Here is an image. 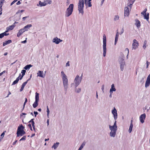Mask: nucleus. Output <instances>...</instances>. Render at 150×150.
Listing matches in <instances>:
<instances>
[{"label":"nucleus","mask_w":150,"mask_h":150,"mask_svg":"<svg viewBox=\"0 0 150 150\" xmlns=\"http://www.w3.org/2000/svg\"><path fill=\"white\" fill-rule=\"evenodd\" d=\"M119 17L118 16H115V17L114 18V19L115 21L119 19Z\"/></svg>","instance_id":"58836bf2"},{"label":"nucleus","mask_w":150,"mask_h":150,"mask_svg":"<svg viewBox=\"0 0 150 150\" xmlns=\"http://www.w3.org/2000/svg\"><path fill=\"white\" fill-rule=\"evenodd\" d=\"M119 36V33L118 32V30L117 31V33L115 36V45L117 43V42L118 41Z\"/></svg>","instance_id":"dca6fc26"},{"label":"nucleus","mask_w":150,"mask_h":150,"mask_svg":"<svg viewBox=\"0 0 150 150\" xmlns=\"http://www.w3.org/2000/svg\"><path fill=\"white\" fill-rule=\"evenodd\" d=\"M29 18L28 16H26L25 17H23L22 19L23 21H25L26 18Z\"/></svg>","instance_id":"09e8293b"},{"label":"nucleus","mask_w":150,"mask_h":150,"mask_svg":"<svg viewBox=\"0 0 150 150\" xmlns=\"http://www.w3.org/2000/svg\"><path fill=\"white\" fill-rule=\"evenodd\" d=\"M21 4V2L20 1H18L16 3V4L17 5H19Z\"/></svg>","instance_id":"bf43d9fd"},{"label":"nucleus","mask_w":150,"mask_h":150,"mask_svg":"<svg viewBox=\"0 0 150 150\" xmlns=\"http://www.w3.org/2000/svg\"><path fill=\"white\" fill-rule=\"evenodd\" d=\"M2 34H3V35L4 37V36H7L9 35V34L8 33H6V32H4L2 33Z\"/></svg>","instance_id":"c03bdc74"},{"label":"nucleus","mask_w":150,"mask_h":150,"mask_svg":"<svg viewBox=\"0 0 150 150\" xmlns=\"http://www.w3.org/2000/svg\"><path fill=\"white\" fill-rule=\"evenodd\" d=\"M17 132L16 134L17 137H19L20 136H22L25 134V132L23 130Z\"/></svg>","instance_id":"9b49d317"},{"label":"nucleus","mask_w":150,"mask_h":150,"mask_svg":"<svg viewBox=\"0 0 150 150\" xmlns=\"http://www.w3.org/2000/svg\"><path fill=\"white\" fill-rule=\"evenodd\" d=\"M18 0H14L11 4V6H12V5H13L14 3H15Z\"/></svg>","instance_id":"a18cd8bd"},{"label":"nucleus","mask_w":150,"mask_h":150,"mask_svg":"<svg viewBox=\"0 0 150 150\" xmlns=\"http://www.w3.org/2000/svg\"><path fill=\"white\" fill-rule=\"evenodd\" d=\"M139 45L138 42L136 40L134 39L133 40V42L132 44V49L135 50L138 47Z\"/></svg>","instance_id":"6e6552de"},{"label":"nucleus","mask_w":150,"mask_h":150,"mask_svg":"<svg viewBox=\"0 0 150 150\" xmlns=\"http://www.w3.org/2000/svg\"><path fill=\"white\" fill-rule=\"evenodd\" d=\"M32 26V25L31 24H28L25 26L24 27V29L25 30V31H27L28 30V29H30V28Z\"/></svg>","instance_id":"4be33fe9"},{"label":"nucleus","mask_w":150,"mask_h":150,"mask_svg":"<svg viewBox=\"0 0 150 150\" xmlns=\"http://www.w3.org/2000/svg\"><path fill=\"white\" fill-rule=\"evenodd\" d=\"M147 44V41L146 40L144 41V44L143 46V47L144 48V49H145V48L146 47V45Z\"/></svg>","instance_id":"c9c22d12"},{"label":"nucleus","mask_w":150,"mask_h":150,"mask_svg":"<svg viewBox=\"0 0 150 150\" xmlns=\"http://www.w3.org/2000/svg\"><path fill=\"white\" fill-rule=\"evenodd\" d=\"M27 83V81H26L24 82L22 84L21 86V89L20 90V91H22L23 90L24 87L25 86V85Z\"/></svg>","instance_id":"393cba45"},{"label":"nucleus","mask_w":150,"mask_h":150,"mask_svg":"<svg viewBox=\"0 0 150 150\" xmlns=\"http://www.w3.org/2000/svg\"><path fill=\"white\" fill-rule=\"evenodd\" d=\"M28 126L29 127L31 131H32L33 129H32V126H31V125L30 124H29L28 125Z\"/></svg>","instance_id":"49530a36"},{"label":"nucleus","mask_w":150,"mask_h":150,"mask_svg":"<svg viewBox=\"0 0 150 150\" xmlns=\"http://www.w3.org/2000/svg\"><path fill=\"white\" fill-rule=\"evenodd\" d=\"M69 66V61L66 64V66Z\"/></svg>","instance_id":"13d9d810"},{"label":"nucleus","mask_w":150,"mask_h":150,"mask_svg":"<svg viewBox=\"0 0 150 150\" xmlns=\"http://www.w3.org/2000/svg\"><path fill=\"white\" fill-rule=\"evenodd\" d=\"M125 65V63L124 62L123 60L120 63V68L122 71H123L124 66Z\"/></svg>","instance_id":"5701e85b"},{"label":"nucleus","mask_w":150,"mask_h":150,"mask_svg":"<svg viewBox=\"0 0 150 150\" xmlns=\"http://www.w3.org/2000/svg\"><path fill=\"white\" fill-rule=\"evenodd\" d=\"M26 71L25 69H23L21 71V73L22 74V75L24 76L25 75Z\"/></svg>","instance_id":"72a5a7b5"},{"label":"nucleus","mask_w":150,"mask_h":150,"mask_svg":"<svg viewBox=\"0 0 150 150\" xmlns=\"http://www.w3.org/2000/svg\"><path fill=\"white\" fill-rule=\"evenodd\" d=\"M150 64V62H148V61L146 62V68L148 67L149 65Z\"/></svg>","instance_id":"8fccbe9b"},{"label":"nucleus","mask_w":150,"mask_h":150,"mask_svg":"<svg viewBox=\"0 0 150 150\" xmlns=\"http://www.w3.org/2000/svg\"><path fill=\"white\" fill-rule=\"evenodd\" d=\"M124 32V30H123V28H122L121 30V32H120V34L121 35Z\"/></svg>","instance_id":"3c124183"},{"label":"nucleus","mask_w":150,"mask_h":150,"mask_svg":"<svg viewBox=\"0 0 150 150\" xmlns=\"http://www.w3.org/2000/svg\"><path fill=\"white\" fill-rule=\"evenodd\" d=\"M31 77H32V74H31V75H30V78H29V79H28V80L26 81H27V82H28V81L29 80H30V79H31Z\"/></svg>","instance_id":"338daca9"},{"label":"nucleus","mask_w":150,"mask_h":150,"mask_svg":"<svg viewBox=\"0 0 150 150\" xmlns=\"http://www.w3.org/2000/svg\"><path fill=\"white\" fill-rule=\"evenodd\" d=\"M4 1V0H1L0 1V6H2V4Z\"/></svg>","instance_id":"ea45409f"},{"label":"nucleus","mask_w":150,"mask_h":150,"mask_svg":"<svg viewBox=\"0 0 150 150\" xmlns=\"http://www.w3.org/2000/svg\"><path fill=\"white\" fill-rule=\"evenodd\" d=\"M84 0H79V2L78 3V10L80 13L83 14V8L84 6Z\"/></svg>","instance_id":"f03ea898"},{"label":"nucleus","mask_w":150,"mask_h":150,"mask_svg":"<svg viewBox=\"0 0 150 150\" xmlns=\"http://www.w3.org/2000/svg\"><path fill=\"white\" fill-rule=\"evenodd\" d=\"M81 79L82 78L81 77H79V75H77L76 76L74 80L76 87L79 85L81 82Z\"/></svg>","instance_id":"423d86ee"},{"label":"nucleus","mask_w":150,"mask_h":150,"mask_svg":"<svg viewBox=\"0 0 150 150\" xmlns=\"http://www.w3.org/2000/svg\"><path fill=\"white\" fill-rule=\"evenodd\" d=\"M61 74L64 87L65 91L66 92L68 87V80L67 76L63 71L61 72Z\"/></svg>","instance_id":"f257e3e1"},{"label":"nucleus","mask_w":150,"mask_h":150,"mask_svg":"<svg viewBox=\"0 0 150 150\" xmlns=\"http://www.w3.org/2000/svg\"><path fill=\"white\" fill-rule=\"evenodd\" d=\"M83 148V145H81L78 150H81Z\"/></svg>","instance_id":"5fc2aeb1"},{"label":"nucleus","mask_w":150,"mask_h":150,"mask_svg":"<svg viewBox=\"0 0 150 150\" xmlns=\"http://www.w3.org/2000/svg\"><path fill=\"white\" fill-rule=\"evenodd\" d=\"M42 72L39 71L37 73L38 76L42 77H44V76L42 74Z\"/></svg>","instance_id":"cd10ccee"},{"label":"nucleus","mask_w":150,"mask_h":150,"mask_svg":"<svg viewBox=\"0 0 150 150\" xmlns=\"http://www.w3.org/2000/svg\"><path fill=\"white\" fill-rule=\"evenodd\" d=\"M34 113L35 115V117H36V115L38 114V112L37 111H34Z\"/></svg>","instance_id":"de8ad7c7"},{"label":"nucleus","mask_w":150,"mask_h":150,"mask_svg":"<svg viewBox=\"0 0 150 150\" xmlns=\"http://www.w3.org/2000/svg\"><path fill=\"white\" fill-rule=\"evenodd\" d=\"M39 93L37 92L35 93V101L33 105V106L34 108H36L38 105V102L39 100Z\"/></svg>","instance_id":"39448f33"},{"label":"nucleus","mask_w":150,"mask_h":150,"mask_svg":"<svg viewBox=\"0 0 150 150\" xmlns=\"http://www.w3.org/2000/svg\"><path fill=\"white\" fill-rule=\"evenodd\" d=\"M81 88H79L76 91V92L77 93H79L81 91Z\"/></svg>","instance_id":"603ef678"},{"label":"nucleus","mask_w":150,"mask_h":150,"mask_svg":"<svg viewBox=\"0 0 150 150\" xmlns=\"http://www.w3.org/2000/svg\"><path fill=\"white\" fill-rule=\"evenodd\" d=\"M59 143V142H57L56 144H54L53 146H52V148H54V149H56V148L58 146Z\"/></svg>","instance_id":"c756f323"},{"label":"nucleus","mask_w":150,"mask_h":150,"mask_svg":"<svg viewBox=\"0 0 150 150\" xmlns=\"http://www.w3.org/2000/svg\"><path fill=\"white\" fill-rule=\"evenodd\" d=\"M62 40H60L59 38H58L57 37H55L53 40V42L56 44H59L60 42L62 41Z\"/></svg>","instance_id":"ddd939ff"},{"label":"nucleus","mask_w":150,"mask_h":150,"mask_svg":"<svg viewBox=\"0 0 150 150\" xmlns=\"http://www.w3.org/2000/svg\"><path fill=\"white\" fill-rule=\"evenodd\" d=\"M32 66L31 64H28L25 66L24 69L25 70H28L30 69V67Z\"/></svg>","instance_id":"c85d7f7f"},{"label":"nucleus","mask_w":150,"mask_h":150,"mask_svg":"<svg viewBox=\"0 0 150 150\" xmlns=\"http://www.w3.org/2000/svg\"><path fill=\"white\" fill-rule=\"evenodd\" d=\"M147 10V8H146L142 11L141 14L143 15L144 16V18L146 19L147 21H148L149 19V13H146V11Z\"/></svg>","instance_id":"0eeeda50"},{"label":"nucleus","mask_w":150,"mask_h":150,"mask_svg":"<svg viewBox=\"0 0 150 150\" xmlns=\"http://www.w3.org/2000/svg\"><path fill=\"white\" fill-rule=\"evenodd\" d=\"M103 56L104 57H105L106 55V36L105 34H104L103 35Z\"/></svg>","instance_id":"20e7f679"},{"label":"nucleus","mask_w":150,"mask_h":150,"mask_svg":"<svg viewBox=\"0 0 150 150\" xmlns=\"http://www.w3.org/2000/svg\"><path fill=\"white\" fill-rule=\"evenodd\" d=\"M146 117V114L145 113L141 115L139 119L140 122L143 123L144 122V120Z\"/></svg>","instance_id":"9d476101"},{"label":"nucleus","mask_w":150,"mask_h":150,"mask_svg":"<svg viewBox=\"0 0 150 150\" xmlns=\"http://www.w3.org/2000/svg\"><path fill=\"white\" fill-rule=\"evenodd\" d=\"M116 90V89L115 88L114 85L112 84L111 86V88L110 89V92L111 93V92H112L113 91H115Z\"/></svg>","instance_id":"a878e982"},{"label":"nucleus","mask_w":150,"mask_h":150,"mask_svg":"<svg viewBox=\"0 0 150 150\" xmlns=\"http://www.w3.org/2000/svg\"><path fill=\"white\" fill-rule=\"evenodd\" d=\"M135 21H136L135 25L138 28H139L141 25L140 21L137 19H136Z\"/></svg>","instance_id":"aec40b11"},{"label":"nucleus","mask_w":150,"mask_h":150,"mask_svg":"<svg viewBox=\"0 0 150 150\" xmlns=\"http://www.w3.org/2000/svg\"><path fill=\"white\" fill-rule=\"evenodd\" d=\"M117 127H115V126H111V129H112L113 130L116 131L117 129Z\"/></svg>","instance_id":"f704fd0d"},{"label":"nucleus","mask_w":150,"mask_h":150,"mask_svg":"<svg viewBox=\"0 0 150 150\" xmlns=\"http://www.w3.org/2000/svg\"><path fill=\"white\" fill-rule=\"evenodd\" d=\"M7 28H8L10 30H13L14 28L13 26H12V25L9 26Z\"/></svg>","instance_id":"e433bc0d"},{"label":"nucleus","mask_w":150,"mask_h":150,"mask_svg":"<svg viewBox=\"0 0 150 150\" xmlns=\"http://www.w3.org/2000/svg\"><path fill=\"white\" fill-rule=\"evenodd\" d=\"M125 50H127L128 52V54H127V56L128 55V54L129 53V50L128 49V48H126L125 49Z\"/></svg>","instance_id":"69168bd1"},{"label":"nucleus","mask_w":150,"mask_h":150,"mask_svg":"<svg viewBox=\"0 0 150 150\" xmlns=\"http://www.w3.org/2000/svg\"><path fill=\"white\" fill-rule=\"evenodd\" d=\"M135 0H130V2L132 3V4H133L134 2L135 1Z\"/></svg>","instance_id":"680f3d73"},{"label":"nucleus","mask_w":150,"mask_h":150,"mask_svg":"<svg viewBox=\"0 0 150 150\" xmlns=\"http://www.w3.org/2000/svg\"><path fill=\"white\" fill-rule=\"evenodd\" d=\"M25 31L24 28H22L20 29L18 31V32L17 33V36L18 37H20L21 35Z\"/></svg>","instance_id":"2eb2a0df"},{"label":"nucleus","mask_w":150,"mask_h":150,"mask_svg":"<svg viewBox=\"0 0 150 150\" xmlns=\"http://www.w3.org/2000/svg\"><path fill=\"white\" fill-rule=\"evenodd\" d=\"M24 128V127L22 125H20L18 127L17 131H18V132H19L20 131L23 130Z\"/></svg>","instance_id":"b1692460"},{"label":"nucleus","mask_w":150,"mask_h":150,"mask_svg":"<svg viewBox=\"0 0 150 150\" xmlns=\"http://www.w3.org/2000/svg\"><path fill=\"white\" fill-rule=\"evenodd\" d=\"M73 8L74 4H70L65 12V16L66 17H68L71 14L73 11Z\"/></svg>","instance_id":"7ed1b4c3"},{"label":"nucleus","mask_w":150,"mask_h":150,"mask_svg":"<svg viewBox=\"0 0 150 150\" xmlns=\"http://www.w3.org/2000/svg\"><path fill=\"white\" fill-rule=\"evenodd\" d=\"M86 6H87L89 7H91L92 6V5L91 4V1H88V3L87 4V5H86Z\"/></svg>","instance_id":"2f4dec72"},{"label":"nucleus","mask_w":150,"mask_h":150,"mask_svg":"<svg viewBox=\"0 0 150 150\" xmlns=\"http://www.w3.org/2000/svg\"><path fill=\"white\" fill-rule=\"evenodd\" d=\"M9 30H10L7 27L6 28V31L5 32H6V33H7V32H8V31Z\"/></svg>","instance_id":"052dcab7"},{"label":"nucleus","mask_w":150,"mask_h":150,"mask_svg":"<svg viewBox=\"0 0 150 150\" xmlns=\"http://www.w3.org/2000/svg\"><path fill=\"white\" fill-rule=\"evenodd\" d=\"M150 82L146 81L145 86L146 87H147L149 86Z\"/></svg>","instance_id":"7c9ffc66"},{"label":"nucleus","mask_w":150,"mask_h":150,"mask_svg":"<svg viewBox=\"0 0 150 150\" xmlns=\"http://www.w3.org/2000/svg\"><path fill=\"white\" fill-rule=\"evenodd\" d=\"M26 42H27L26 40H25L23 41H22L21 42L22 43H25Z\"/></svg>","instance_id":"e2e57ef3"},{"label":"nucleus","mask_w":150,"mask_h":150,"mask_svg":"<svg viewBox=\"0 0 150 150\" xmlns=\"http://www.w3.org/2000/svg\"><path fill=\"white\" fill-rule=\"evenodd\" d=\"M112 113L115 119H117V111L116 109L114 108V109L112 110Z\"/></svg>","instance_id":"4468645a"},{"label":"nucleus","mask_w":150,"mask_h":150,"mask_svg":"<svg viewBox=\"0 0 150 150\" xmlns=\"http://www.w3.org/2000/svg\"><path fill=\"white\" fill-rule=\"evenodd\" d=\"M4 37L2 33L0 34V38H2Z\"/></svg>","instance_id":"4d7b16f0"},{"label":"nucleus","mask_w":150,"mask_h":150,"mask_svg":"<svg viewBox=\"0 0 150 150\" xmlns=\"http://www.w3.org/2000/svg\"><path fill=\"white\" fill-rule=\"evenodd\" d=\"M11 42L12 41L10 40H7L6 41L3 42V46H4L6 45L11 43Z\"/></svg>","instance_id":"6ab92c4d"},{"label":"nucleus","mask_w":150,"mask_h":150,"mask_svg":"<svg viewBox=\"0 0 150 150\" xmlns=\"http://www.w3.org/2000/svg\"><path fill=\"white\" fill-rule=\"evenodd\" d=\"M21 74H19V76L18 77H17L16 78V79L13 82L12 84V85H14L18 83V81L19 80V77L21 76Z\"/></svg>","instance_id":"a211bd4d"},{"label":"nucleus","mask_w":150,"mask_h":150,"mask_svg":"<svg viewBox=\"0 0 150 150\" xmlns=\"http://www.w3.org/2000/svg\"><path fill=\"white\" fill-rule=\"evenodd\" d=\"M5 132H6V131H5L3 133H2V134H1V136L2 138H3L4 137Z\"/></svg>","instance_id":"37998d69"},{"label":"nucleus","mask_w":150,"mask_h":150,"mask_svg":"<svg viewBox=\"0 0 150 150\" xmlns=\"http://www.w3.org/2000/svg\"><path fill=\"white\" fill-rule=\"evenodd\" d=\"M132 120L131 121V123L130 126L129 127V133H130L132 131V128L133 127V125L132 123Z\"/></svg>","instance_id":"bb28decb"},{"label":"nucleus","mask_w":150,"mask_h":150,"mask_svg":"<svg viewBox=\"0 0 150 150\" xmlns=\"http://www.w3.org/2000/svg\"><path fill=\"white\" fill-rule=\"evenodd\" d=\"M17 141H18L17 140H15V142H14L13 143V144H12L13 145H15L16 144V143L17 142Z\"/></svg>","instance_id":"6e6d98bb"},{"label":"nucleus","mask_w":150,"mask_h":150,"mask_svg":"<svg viewBox=\"0 0 150 150\" xmlns=\"http://www.w3.org/2000/svg\"><path fill=\"white\" fill-rule=\"evenodd\" d=\"M109 128L111 130V132L110 133V135L111 137H114L116 134V131L115 130H113L112 129H111V126L109 125Z\"/></svg>","instance_id":"f8f14e48"},{"label":"nucleus","mask_w":150,"mask_h":150,"mask_svg":"<svg viewBox=\"0 0 150 150\" xmlns=\"http://www.w3.org/2000/svg\"><path fill=\"white\" fill-rule=\"evenodd\" d=\"M39 3L40 6H44L47 5V1H45L43 2H42L41 1H40L39 2Z\"/></svg>","instance_id":"f3484780"},{"label":"nucleus","mask_w":150,"mask_h":150,"mask_svg":"<svg viewBox=\"0 0 150 150\" xmlns=\"http://www.w3.org/2000/svg\"><path fill=\"white\" fill-rule=\"evenodd\" d=\"M11 94V92H10V91H9L8 94L7 96L6 97L7 98V97H8L9 96V95H10Z\"/></svg>","instance_id":"0e129e2a"},{"label":"nucleus","mask_w":150,"mask_h":150,"mask_svg":"<svg viewBox=\"0 0 150 150\" xmlns=\"http://www.w3.org/2000/svg\"><path fill=\"white\" fill-rule=\"evenodd\" d=\"M34 120V119H31L29 122V123H31V124L32 126L33 129L34 130H35V122L33 121Z\"/></svg>","instance_id":"412c9836"},{"label":"nucleus","mask_w":150,"mask_h":150,"mask_svg":"<svg viewBox=\"0 0 150 150\" xmlns=\"http://www.w3.org/2000/svg\"><path fill=\"white\" fill-rule=\"evenodd\" d=\"M85 2V4L87 5V4L88 3V0H84Z\"/></svg>","instance_id":"774afa93"},{"label":"nucleus","mask_w":150,"mask_h":150,"mask_svg":"<svg viewBox=\"0 0 150 150\" xmlns=\"http://www.w3.org/2000/svg\"><path fill=\"white\" fill-rule=\"evenodd\" d=\"M26 136H24L19 140L21 141L22 140H25L26 139Z\"/></svg>","instance_id":"4c0bfd02"},{"label":"nucleus","mask_w":150,"mask_h":150,"mask_svg":"<svg viewBox=\"0 0 150 150\" xmlns=\"http://www.w3.org/2000/svg\"><path fill=\"white\" fill-rule=\"evenodd\" d=\"M27 102V98H25V102H24V104H23V109H24V108L25 107V104Z\"/></svg>","instance_id":"473e14b6"},{"label":"nucleus","mask_w":150,"mask_h":150,"mask_svg":"<svg viewBox=\"0 0 150 150\" xmlns=\"http://www.w3.org/2000/svg\"><path fill=\"white\" fill-rule=\"evenodd\" d=\"M133 4H132V3H130L129 4H127V7L129 6V7L130 8V9H131V8L132 7V5Z\"/></svg>","instance_id":"a19ab883"},{"label":"nucleus","mask_w":150,"mask_h":150,"mask_svg":"<svg viewBox=\"0 0 150 150\" xmlns=\"http://www.w3.org/2000/svg\"><path fill=\"white\" fill-rule=\"evenodd\" d=\"M124 16H128L129 15V8L128 7H125V8Z\"/></svg>","instance_id":"1a4fd4ad"},{"label":"nucleus","mask_w":150,"mask_h":150,"mask_svg":"<svg viewBox=\"0 0 150 150\" xmlns=\"http://www.w3.org/2000/svg\"><path fill=\"white\" fill-rule=\"evenodd\" d=\"M52 3V1L50 0H47V4H51Z\"/></svg>","instance_id":"864d4df0"},{"label":"nucleus","mask_w":150,"mask_h":150,"mask_svg":"<svg viewBox=\"0 0 150 150\" xmlns=\"http://www.w3.org/2000/svg\"><path fill=\"white\" fill-rule=\"evenodd\" d=\"M146 81L150 82V74L147 77Z\"/></svg>","instance_id":"79ce46f5"}]
</instances>
